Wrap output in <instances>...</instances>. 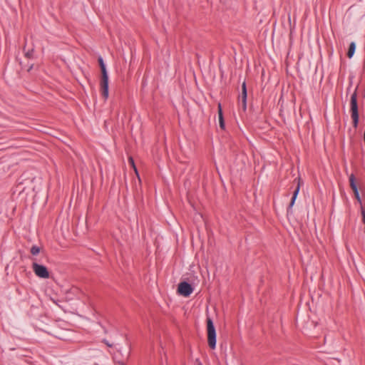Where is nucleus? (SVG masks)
Returning a JSON list of instances; mask_svg holds the SVG:
<instances>
[{"label":"nucleus","mask_w":365,"mask_h":365,"mask_svg":"<svg viewBox=\"0 0 365 365\" xmlns=\"http://www.w3.org/2000/svg\"><path fill=\"white\" fill-rule=\"evenodd\" d=\"M98 61L102 73V78L101 81L102 95L105 99H107L108 97V76L102 58H99Z\"/></svg>","instance_id":"obj_1"},{"label":"nucleus","mask_w":365,"mask_h":365,"mask_svg":"<svg viewBox=\"0 0 365 365\" xmlns=\"http://www.w3.org/2000/svg\"><path fill=\"white\" fill-rule=\"evenodd\" d=\"M207 342L211 349H215L216 346V331L210 318L207 319Z\"/></svg>","instance_id":"obj_2"},{"label":"nucleus","mask_w":365,"mask_h":365,"mask_svg":"<svg viewBox=\"0 0 365 365\" xmlns=\"http://www.w3.org/2000/svg\"><path fill=\"white\" fill-rule=\"evenodd\" d=\"M351 111L354 124L356 126L359 120L356 92H354L351 97Z\"/></svg>","instance_id":"obj_3"},{"label":"nucleus","mask_w":365,"mask_h":365,"mask_svg":"<svg viewBox=\"0 0 365 365\" xmlns=\"http://www.w3.org/2000/svg\"><path fill=\"white\" fill-rule=\"evenodd\" d=\"M32 269L37 277L43 279H48L49 277V272L45 266L37 262H33Z\"/></svg>","instance_id":"obj_4"},{"label":"nucleus","mask_w":365,"mask_h":365,"mask_svg":"<svg viewBox=\"0 0 365 365\" xmlns=\"http://www.w3.org/2000/svg\"><path fill=\"white\" fill-rule=\"evenodd\" d=\"M192 291V286L186 282H182L178 284V292L185 297H189Z\"/></svg>","instance_id":"obj_5"},{"label":"nucleus","mask_w":365,"mask_h":365,"mask_svg":"<svg viewBox=\"0 0 365 365\" xmlns=\"http://www.w3.org/2000/svg\"><path fill=\"white\" fill-rule=\"evenodd\" d=\"M240 101L242 103V110L245 111L247 109V88L245 81H244L242 85V93L240 96Z\"/></svg>","instance_id":"obj_6"},{"label":"nucleus","mask_w":365,"mask_h":365,"mask_svg":"<svg viewBox=\"0 0 365 365\" xmlns=\"http://www.w3.org/2000/svg\"><path fill=\"white\" fill-rule=\"evenodd\" d=\"M349 182H350V187H351V189L354 193L356 199L360 204H361V198L359 196L357 186L355 182V177H354V174H351L349 176Z\"/></svg>","instance_id":"obj_7"},{"label":"nucleus","mask_w":365,"mask_h":365,"mask_svg":"<svg viewBox=\"0 0 365 365\" xmlns=\"http://www.w3.org/2000/svg\"><path fill=\"white\" fill-rule=\"evenodd\" d=\"M300 186H301V179L300 178H298L297 179V186L293 193V196H292V200H291V202L289 205V208H291L292 207V206L294 205V202L297 199V195L299 192V189H300Z\"/></svg>","instance_id":"obj_8"},{"label":"nucleus","mask_w":365,"mask_h":365,"mask_svg":"<svg viewBox=\"0 0 365 365\" xmlns=\"http://www.w3.org/2000/svg\"><path fill=\"white\" fill-rule=\"evenodd\" d=\"M355 49H356V44L354 42H351L349 45V50L347 52L348 58H351L354 56Z\"/></svg>","instance_id":"obj_9"},{"label":"nucleus","mask_w":365,"mask_h":365,"mask_svg":"<svg viewBox=\"0 0 365 365\" xmlns=\"http://www.w3.org/2000/svg\"><path fill=\"white\" fill-rule=\"evenodd\" d=\"M40 252V248L37 246H33L31 249V253L33 255H36Z\"/></svg>","instance_id":"obj_10"},{"label":"nucleus","mask_w":365,"mask_h":365,"mask_svg":"<svg viewBox=\"0 0 365 365\" xmlns=\"http://www.w3.org/2000/svg\"><path fill=\"white\" fill-rule=\"evenodd\" d=\"M218 118H219L220 127L222 129H225V121H224V118H223V116H220V117H219Z\"/></svg>","instance_id":"obj_11"},{"label":"nucleus","mask_w":365,"mask_h":365,"mask_svg":"<svg viewBox=\"0 0 365 365\" xmlns=\"http://www.w3.org/2000/svg\"><path fill=\"white\" fill-rule=\"evenodd\" d=\"M33 53H34V49L32 48L31 50H29V51H26L25 53V56L27 58H32L33 57Z\"/></svg>","instance_id":"obj_12"},{"label":"nucleus","mask_w":365,"mask_h":365,"mask_svg":"<svg viewBox=\"0 0 365 365\" xmlns=\"http://www.w3.org/2000/svg\"><path fill=\"white\" fill-rule=\"evenodd\" d=\"M217 108H218V118L220 116H223L221 103H218Z\"/></svg>","instance_id":"obj_13"},{"label":"nucleus","mask_w":365,"mask_h":365,"mask_svg":"<svg viewBox=\"0 0 365 365\" xmlns=\"http://www.w3.org/2000/svg\"><path fill=\"white\" fill-rule=\"evenodd\" d=\"M128 160H129V162H130V163L131 166H132L133 168H135V163H134V160H133V158H132V157H130V158H129V159H128Z\"/></svg>","instance_id":"obj_14"},{"label":"nucleus","mask_w":365,"mask_h":365,"mask_svg":"<svg viewBox=\"0 0 365 365\" xmlns=\"http://www.w3.org/2000/svg\"><path fill=\"white\" fill-rule=\"evenodd\" d=\"M133 168V170H134V171H135V174H136V175H137V177L138 178L139 183H140V182H141L140 181V176H139V174H138V170H137L136 167Z\"/></svg>","instance_id":"obj_15"},{"label":"nucleus","mask_w":365,"mask_h":365,"mask_svg":"<svg viewBox=\"0 0 365 365\" xmlns=\"http://www.w3.org/2000/svg\"><path fill=\"white\" fill-rule=\"evenodd\" d=\"M362 215V221L365 224V212L364 210L361 211Z\"/></svg>","instance_id":"obj_16"},{"label":"nucleus","mask_w":365,"mask_h":365,"mask_svg":"<svg viewBox=\"0 0 365 365\" xmlns=\"http://www.w3.org/2000/svg\"><path fill=\"white\" fill-rule=\"evenodd\" d=\"M118 365H125V364L123 362H119Z\"/></svg>","instance_id":"obj_17"},{"label":"nucleus","mask_w":365,"mask_h":365,"mask_svg":"<svg viewBox=\"0 0 365 365\" xmlns=\"http://www.w3.org/2000/svg\"><path fill=\"white\" fill-rule=\"evenodd\" d=\"M198 365H202V364L200 362Z\"/></svg>","instance_id":"obj_18"}]
</instances>
